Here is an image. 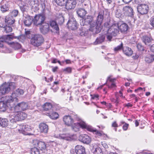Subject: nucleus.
<instances>
[{
	"instance_id": "f257e3e1",
	"label": "nucleus",
	"mask_w": 154,
	"mask_h": 154,
	"mask_svg": "<svg viewBox=\"0 0 154 154\" xmlns=\"http://www.w3.org/2000/svg\"><path fill=\"white\" fill-rule=\"evenodd\" d=\"M5 101H0V111L5 112L8 108H12L15 105V103L18 102V99L12 97L6 96Z\"/></svg>"
},
{
	"instance_id": "f03ea898",
	"label": "nucleus",
	"mask_w": 154,
	"mask_h": 154,
	"mask_svg": "<svg viewBox=\"0 0 154 154\" xmlns=\"http://www.w3.org/2000/svg\"><path fill=\"white\" fill-rule=\"evenodd\" d=\"M110 22H106L104 24V26L106 27L109 28L108 30L106 35L107 39L109 41H111L113 36H116L119 32V27L117 23H114L110 26L109 23Z\"/></svg>"
},
{
	"instance_id": "7ed1b4c3",
	"label": "nucleus",
	"mask_w": 154,
	"mask_h": 154,
	"mask_svg": "<svg viewBox=\"0 0 154 154\" xmlns=\"http://www.w3.org/2000/svg\"><path fill=\"white\" fill-rule=\"evenodd\" d=\"M80 23L81 26L89 25V30L92 32L94 34H96L95 28V24L94 21L93 17L92 16L88 15L85 17V18H83L80 20Z\"/></svg>"
},
{
	"instance_id": "20e7f679",
	"label": "nucleus",
	"mask_w": 154,
	"mask_h": 154,
	"mask_svg": "<svg viewBox=\"0 0 154 154\" xmlns=\"http://www.w3.org/2000/svg\"><path fill=\"white\" fill-rule=\"evenodd\" d=\"M74 118L78 122L77 123H74L72 125V130L75 132L79 131L80 128L83 129H86L88 130L89 126L85 122L83 121L77 115H75Z\"/></svg>"
},
{
	"instance_id": "39448f33",
	"label": "nucleus",
	"mask_w": 154,
	"mask_h": 154,
	"mask_svg": "<svg viewBox=\"0 0 154 154\" xmlns=\"http://www.w3.org/2000/svg\"><path fill=\"white\" fill-rule=\"evenodd\" d=\"M104 11L103 10H100L98 12L96 22H95L96 34L100 32L102 29L101 25L104 19Z\"/></svg>"
},
{
	"instance_id": "423d86ee",
	"label": "nucleus",
	"mask_w": 154,
	"mask_h": 154,
	"mask_svg": "<svg viewBox=\"0 0 154 154\" xmlns=\"http://www.w3.org/2000/svg\"><path fill=\"white\" fill-rule=\"evenodd\" d=\"M9 116L11 121L15 122L24 120L26 117L27 115L24 112L17 111L16 113L10 114Z\"/></svg>"
},
{
	"instance_id": "0eeeda50",
	"label": "nucleus",
	"mask_w": 154,
	"mask_h": 154,
	"mask_svg": "<svg viewBox=\"0 0 154 154\" xmlns=\"http://www.w3.org/2000/svg\"><path fill=\"white\" fill-rule=\"evenodd\" d=\"M44 39L42 35L36 34L33 35L31 39V43L34 46L38 47L43 43Z\"/></svg>"
},
{
	"instance_id": "6e6552de",
	"label": "nucleus",
	"mask_w": 154,
	"mask_h": 154,
	"mask_svg": "<svg viewBox=\"0 0 154 154\" xmlns=\"http://www.w3.org/2000/svg\"><path fill=\"white\" fill-rule=\"evenodd\" d=\"M14 84L13 82L5 83L0 87V95L8 92L11 89L13 88V85Z\"/></svg>"
},
{
	"instance_id": "1a4fd4ad",
	"label": "nucleus",
	"mask_w": 154,
	"mask_h": 154,
	"mask_svg": "<svg viewBox=\"0 0 154 154\" xmlns=\"http://www.w3.org/2000/svg\"><path fill=\"white\" fill-rule=\"evenodd\" d=\"M45 17L43 15H36L33 19V24L36 26H40L45 22Z\"/></svg>"
},
{
	"instance_id": "9d476101",
	"label": "nucleus",
	"mask_w": 154,
	"mask_h": 154,
	"mask_svg": "<svg viewBox=\"0 0 154 154\" xmlns=\"http://www.w3.org/2000/svg\"><path fill=\"white\" fill-rule=\"evenodd\" d=\"M68 28L72 30H74L77 28V24L75 19L72 17H69L67 23Z\"/></svg>"
},
{
	"instance_id": "9b49d317",
	"label": "nucleus",
	"mask_w": 154,
	"mask_h": 154,
	"mask_svg": "<svg viewBox=\"0 0 154 154\" xmlns=\"http://www.w3.org/2000/svg\"><path fill=\"white\" fill-rule=\"evenodd\" d=\"M14 107L16 111H24L28 108V104L27 103L22 102L19 103Z\"/></svg>"
},
{
	"instance_id": "f8f14e48",
	"label": "nucleus",
	"mask_w": 154,
	"mask_h": 154,
	"mask_svg": "<svg viewBox=\"0 0 154 154\" xmlns=\"http://www.w3.org/2000/svg\"><path fill=\"white\" fill-rule=\"evenodd\" d=\"M149 9L148 5L146 4H141L138 6L137 7L138 12L141 14H147Z\"/></svg>"
},
{
	"instance_id": "ddd939ff",
	"label": "nucleus",
	"mask_w": 154,
	"mask_h": 154,
	"mask_svg": "<svg viewBox=\"0 0 154 154\" xmlns=\"http://www.w3.org/2000/svg\"><path fill=\"white\" fill-rule=\"evenodd\" d=\"M33 144L37 147L41 151H43L46 148V145L44 142L35 140H33Z\"/></svg>"
},
{
	"instance_id": "4468645a",
	"label": "nucleus",
	"mask_w": 154,
	"mask_h": 154,
	"mask_svg": "<svg viewBox=\"0 0 154 154\" xmlns=\"http://www.w3.org/2000/svg\"><path fill=\"white\" fill-rule=\"evenodd\" d=\"M123 12L126 16L132 17L134 15V11L132 8L130 6H125L123 7Z\"/></svg>"
},
{
	"instance_id": "2eb2a0df",
	"label": "nucleus",
	"mask_w": 154,
	"mask_h": 154,
	"mask_svg": "<svg viewBox=\"0 0 154 154\" xmlns=\"http://www.w3.org/2000/svg\"><path fill=\"white\" fill-rule=\"evenodd\" d=\"M23 23L25 26H29L33 22V19L32 17L29 15H26V14H23Z\"/></svg>"
},
{
	"instance_id": "dca6fc26",
	"label": "nucleus",
	"mask_w": 154,
	"mask_h": 154,
	"mask_svg": "<svg viewBox=\"0 0 154 154\" xmlns=\"http://www.w3.org/2000/svg\"><path fill=\"white\" fill-rule=\"evenodd\" d=\"M88 131L93 132L94 134L99 136H102L104 138L107 137V135L104 134L102 131H99L90 126H89Z\"/></svg>"
},
{
	"instance_id": "f3484780",
	"label": "nucleus",
	"mask_w": 154,
	"mask_h": 154,
	"mask_svg": "<svg viewBox=\"0 0 154 154\" xmlns=\"http://www.w3.org/2000/svg\"><path fill=\"white\" fill-rule=\"evenodd\" d=\"M79 140L84 143L88 144L91 141V138L85 134L81 135L79 137Z\"/></svg>"
},
{
	"instance_id": "a211bd4d",
	"label": "nucleus",
	"mask_w": 154,
	"mask_h": 154,
	"mask_svg": "<svg viewBox=\"0 0 154 154\" xmlns=\"http://www.w3.org/2000/svg\"><path fill=\"white\" fill-rule=\"evenodd\" d=\"M76 4L75 0H67L66 5V8L68 10L73 9Z\"/></svg>"
},
{
	"instance_id": "6ab92c4d",
	"label": "nucleus",
	"mask_w": 154,
	"mask_h": 154,
	"mask_svg": "<svg viewBox=\"0 0 154 154\" xmlns=\"http://www.w3.org/2000/svg\"><path fill=\"white\" fill-rule=\"evenodd\" d=\"M63 120L65 124L68 126L72 125L73 122V119L70 116H64Z\"/></svg>"
},
{
	"instance_id": "aec40b11",
	"label": "nucleus",
	"mask_w": 154,
	"mask_h": 154,
	"mask_svg": "<svg viewBox=\"0 0 154 154\" xmlns=\"http://www.w3.org/2000/svg\"><path fill=\"white\" fill-rule=\"evenodd\" d=\"M75 152L76 154H86L85 148L80 145H77L75 146Z\"/></svg>"
},
{
	"instance_id": "412c9836",
	"label": "nucleus",
	"mask_w": 154,
	"mask_h": 154,
	"mask_svg": "<svg viewBox=\"0 0 154 154\" xmlns=\"http://www.w3.org/2000/svg\"><path fill=\"white\" fill-rule=\"evenodd\" d=\"M39 130L41 133H47L48 130V125L45 123H41L39 125Z\"/></svg>"
},
{
	"instance_id": "4be33fe9",
	"label": "nucleus",
	"mask_w": 154,
	"mask_h": 154,
	"mask_svg": "<svg viewBox=\"0 0 154 154\" xmlns=\"http://www.w3.org/2000/svg\"><path fill=\"white\" fill-rule=\"evenodd\" d=\"M0 27L3 28L4 32L6 33H9L12 31L11 26L5 24L4 23H0Z\"/></svg>"
},
{
	"instance_id": "5701e85b",
	"label": "nucleus",
	"mask_w": 154,
	"mask_h": 154,
	"mask_svg": "<svg viewBox=\"0 0 154 154\" xmlns=\"http://www.w3.org/2000/svg\"><path fill=\"white\" fill-rule=\"evenodd\" d=\"M142 42L147 46H149L152 43L153 40L146 35H144L142 38Z\"/></svg>"
},
{
	"instance_id": "b1692460",
	"label": "nucleus",
	"mask_w": 154,
	"mask_h": 154,
	"mask_svg": "<svg viewBox=\"0 0 154 154\" xmlns=\"http://www.w3.org/2000/svg\"><path fill=\"white\" fill-rule=\"evenodd\" d=\"M74 135L69 134H63L60 135V138L66 140L71 141L73 139Z\"/></svg>"
},
{
	"instance_id": "393cba45",
	"label": "nucleus",
	"mask_w": 154,
	"mask_h": 154,
	"mask_svg": "<svg viewBox=\"0 0 154 154\" xmlns=\"http://www.w3.org/2000/svg\"><path fill=\"white\" fill-rule=\"evenodd\" d=\"M42 25V26L40 28V30L41 32L43 34L47 33L49 30V24L45 23Z\"/></svg>"
},
{
	"instance_id": "a878e982",
	"label": "nucleus",
	"mask_w": 154,
	"mask_h": 154,
	"mask_svg": "<svg viewBox=\"0 0 154 154\" xmlns=\"http://www.w3.org/2000/svg\"><path fill=\"white\" fill-rule=\"evenodd\" d=\"M19 6L20 8L23 13V14H26L24 13L27 12L29 9L28 4L25 3L24 2H21V3L20 4Z\"/></svg>"
},
{
	"instance_id": "bb28decb",
	"label": "nucleus",
	"mask_w": 154,
	"mask_h": 154,
	"mask_svg": "<svg viewBox=\"0 0 154 154\" xmlns=\"http://www.w3.org/2000/svg\"><path fill=\"white\" fill-rule=\"evenodd\" d=\"M105 35L100 34V35L97 37L95 41L94 42V44L96 45L103 42L105 40Z\"/></svg>"
},
{
	"instance_id": "cd10ccee",
	"label": "nucleus",
	"mask_w": 154,
	"mask_h": 154,
	"mask_svg": "<svg viewBox=\"0 0 154 154\" xmlns=\"http://www.w3.org/2000/svg\"><path fill=\"white\" fill-rule=\"evenodd\" d=\"M76 12L78 16L81 18H83L85 15L87 14V12L86 10L82 8H79L76 11Z\"/></svg>"
},
{
	"instance_id": "c85d7f7f",
	"label": "nucleus",
	"mask_w": 154,
	"mask_h": 154,
	"mask_svg": "<svg viewBox=\"0 0 154 154\" xmlns=\"http://www.w3.org/2000/svg\"><path fill=\"white\" fill-rule=\"evenodd\" d=\"M122 50L124 53L127 56H131L132 54V51L131 49L128 47H125L123 48Z\"/></svg>"
},
{
	"instance_id": "c756f323",
	"label": "nucleus",
	"mask_w": 154,
	"mask_h": 154,
	"mask_svg": "<svg viewBox=\"0 0 154 154\" xmlns=\"http://www.w3.org/2000/svg\"><path fill=\"white\" fill-rule=\"evenodd\" d=\"M15 22V20L13 18L6 17L5 19L4 24L8 25L11 26Z\"/></svg>"
},
{
	"instance_id": "7c9ffc66",
	"label": "nucleus",
	"mask_w": 154,
	"mask_h": 154,
	"mask_svg": "<svg viewBox=\"0 0 154 154\" xmlns=\"http://www.w3.org/2000/svg\"><path fill=\"white\" fill-rule=\"evenodd\" d=\"M24 91L23 90L20 89H18L16 90V91H14L12 93V96H9V97H14L13 98V99H14V98H17L16 97H17L19 95H22Z\"/></svg>"
},
{
	"instance_id": "2f4dec72",
	"label": "nucleus",
	"mask_w": 154,
	"mask_h": 154,
	"mask_svg": "<svg viewBox=\"0 0 154 154\" xmlns=\"http://www.w3.org/2000/svg\"><path fill=\"white\" fill-rule=\"evenodd\" d=\"M20 128L19 130V131L24 134H26V132L29 131V130L28 125H21Z\"/></svg>"
},
{
	"instance_id": "473e14b6",
	"label": "nucleus",
	"mask_w": 154,
	"mask_h": 154,
	"mask_svg": "<svg viewBox=\"0 0 154 154\" xmlns=\"http://www.w3.org/2000/svg\"><path fill=\"white\" fill-rule=\"evenodd\" d=\"M9 2H6L4 4L2 5L1 7V11L3 12L7 11L9 9Z\"/></svg>"
},
{
	"instance_id": "72a5a7b5",
	"label": "nucleus",
	"mask_w": 154,
	"mask_h": 154,
	"mask_svg": "<svg viewBox=\"0 0 154 154\" xmlns=\"http://www.w3.org/2000/svg\"><path fill=\"white\" fill-rule=\"evenodd\" d=\"M52 105L49 103H45L43 106V110L45 111H49L50 112L52 110Z\"/></svg>"
},
{
	"instance_id": "f704fd0d",
	"label": "nucleus",
	"mask_w": 154,
	"mask_h": 154,
	"mask_svg": "<svg viewBox=\"0 0 154 154\" xmlns=\"http://www.w3.org/2000/svg\"><path fill=\"white\" fill-rule=\"evenodd\" d=\"M10 46L15 50H18L21 47V45L19 43L16 42H12L11 43H10Z\"/></svg>"
},
{
	"instance_id": "c9c22d12",
	"label": "nucleus",
	"mask_w": 154,
	"mask_h": 154,
	"mask_svg": "<svg viewBox=\"0 0 154 154\" xmlns=\"http://www.w3.org/2000/svg\"><path fill=\"white\" fill-rule=\"evenodd\" d=\"M56 21L60 25H62L64 21V19L62 15L59 14L57 16Z\"/></svg>"
},
{
	"instance_id": "e433bc0d",
	"label": "nucleus",
	"mask_w": 154,
	"mask_h": 154,
	"mask_svg": "<svg viewBox=\"0 0 154 154\" xmlns=\"http://www.w3.org/2000/svg\"><path fill=\"white\" fill-rule=\"evenodd\" d=\"M128 28V25L125 23L121 24L119 27V29L122 32H127Z\"/></svg>"
},
{
	"instance_id": "4c0bfd02",
	"label": "nucleus",
	"mask_w": 154,
	"mask_h": 154,
	"mask_svg": "<svg viewBox=\"0 0 154 154\" xmlns=\"http://www.w3.org/2000/svg\"><path fill=\"white\" fill-rule=\"evenodd\" d=\"M49 117L53 119H56L58 117V114L55 112H52V110L48 113Z\"/></svg>"
},
{
	"instance_id": "58836bf2",
	"label": "nucleus",
	"mask_w": 154,
	"mask_h": 154,
	"mask_svg": "<svg viewBox=\"0 0 154 154\" xmlns=\"http://www.w3.org/2000/svg\"><path fill=\"white\" fill-rule=\"evenodd\" d=\"M8 122L6 119H0V125L2 127H5L8 126Z\"/></svg>"
},
{
	"instance_id": "ea45409f",
	"label": "nucleus",
	"mask_w": 154,
	"mask_h": 154,
	"mask_svg": "<svg viewBox=\"0 0 154 154\" xmlns=\"http://www.w3.org/2000/svg\"><path fill=\"white\" fill-rule=\"evenodd\" d=\"M38 4V0H28V4L32 7L36 6Z\"/></svg>"
},
{
	"instance_id": "a19ab883",
	"label": "nucleus",
	"mask_w": 154,
	"mask_h": 154,
	"mask_svg": "<svg viewBox=\"0 0 154 154\" xmlns=\"http://www.w3.org/2000/svg\"><path fill=\"white\" fill-rule=\"evenodd\" d=\"M50 25L51 27L57 31H58L59 30V28L58 26L55 21L54 20L51 21L50 22Z\"/></svg>"
},
{
	"instance_id": "79ce46f5",
	"label": "nucleus",
	"mask_w": 154,
	"mask_h": 154,
	"mask_svg": "<svg viewBox=\"0 0 154 154\" xmlns=\"http://www.w3.org/2000/svg\"><path fill=\"white\" fill-rule=\"evenodd\" d=\"M67 1V0H56V2L58 5L60 6H66Z\"/></svg>"
},
{
	"instance_id": "37998d69",
	"label": "nucleus",
	"mask_w": 154,
	"mask_h": 154,
	"mask_svg": "<svg viewBox=\"0 0 154 154\" xmlns=\"http://www.w3.org/2000/svg\"><path fill=\"white\" fill-rule=\"evenodd\" d=\"M154 60V55H149L148 57H146L145 58V61L148 63H150Z\"/></svg>"
},
{
	"instance_id": "c03bdc74",
	"label": "nucleus",
	"mask_w": 154,
	"mask_h": 154,
	"mask_svg": "<svg viewBox=\"0 0 154 154\" xmlns=\"http://www.w3.org/2000/svg\"><path fill=\"white\" fill-rule=\"evenodd\" d=\"M30 154H40L39 150L38 148L34 147L31 149Z\"/></svg>"
},
{
	"instance_id": "a18cd8bd",
	"label": "nucleus",
	"mask_w": 154,
	"mask_h": 154,
	"mask_svg": "<svg viewBox=\"0 0 154 154\" xmlns=\"http://www.w3.org/2000/svg\"><path fill=\"white\" fill-rule=\"evenodd\" d=\"M94 154H103V152L101 148L99 147H97L95 149L94 151Z\"/></svg>"
},
{
	"instance_id": "49530a36",
	"label": "nucleus",
	"mask_w": 154,
	"mask_h": 154,
	"mask_svg": "<svg viewBox=\"0 0 154 154\" xmlns=\"http://www.w3.org/2000/svg\"><path fill=\"white\" fill-rule=\"evenodd\" d=\"M19 12L17 10H14L10 13L11 17H16L18 14Z\"/></svg>"
},
{
	"instance_id": "de8ad7c7",
	"label": "nucleus",
	"mask_w": 154,
	"mask_h": 154,
	"mask_svg": "<svg viewBox=\"0 0 154 154\" xmlns=\"http://www.w3.org/2000/svg\"><path fill=\"white\" fill-rule=\"evenodd\" d=\"M123 48V44L122 42H121L119 45L115 48L114 51H118L122 49Z\"/></svg>"
},
{
	"instance_id": "09e8293b",
	"label": "nucleus",
	"mask_w": 154,
	"mask_h": 154,
	"mask_svg": "<svg viewBox=\"0 0 154 154\" xmlns=\"http://www.w3.org/2000/svg\"><path fill=\"white\" fill-rule=\"evenodd\" d=\"M88 30H84L83 29L82 30H80L79 33H80V35L82 36H85L88 33Z\"/></svg>"
},
{
	"instance_id": "8fccbe9b",
	"label": "nucleus",
	"mask_w": 154,
	"mask_h": 154,
	"mask_svg": "<svg viewBox=\"0 0 154 154\" xmlns=\"http://www.w3.org/2000/svg\"><path fill=\"white\" fill-rule=\"evenodd\" d=\"M90 7V6L89 4L88 5L85 3H84L83 5V8H82V9H84L85 10H86V12H87L88 11H89Z\"/></svg>"
},
{
	"instance_id": "3c124183",
	"label": "nucleus",
	"mask_w": 154,
	"mask_h": 154,
	"mask_svg": "<svg viewBox=\"0 0 154 154\" xmlns=\"http://www.w3.org/2000/svg\"><path fill=\"white\" fill-rule=\"evenodd\" d=\"M137 48L140 51H142L144 50V47L140 43H138L137 44Z\"/></svg>"
},
{
	"instance_id": "603ef678",
	"label": "nucleus",
	"mask_w": 154,
	"mask_h": 154,
	"mask_svg": "<svg viewBox=\"0 0 154 154\" xmlns=\"http://www.w3.org/2000/svg\"><path fill=\"white\" fill-rule=\"evenodd\" d=\"M72 68L70 67H67L63 69V71L67 72V73H70L72 72Z\"/></svg>"
},
{
	"instance_id": "864d4df0",
	"label": "nucleus",
	"mask_w": 154,
	"mask_h": 154,
	"mask_svg": "<svg viewBox=\"0 0 154 154\" xmlns=\"http://www.w3.org/2000/svg\"><path fill=\"white\" fill-rule=\"evenodd\" d=\"M116 16L117 18H119L121 17V13H120V11L119 10H117L115 13Z\"/></svg>"
},
{
	"instance_id": "5fc2aeb1",
	"label": "nucleus",
	"mask_w": 154,
	"mask_h": 154,
	"mask_svg": "<svg viewBox=\"0 0 154 154\" xmlns=\"http://www.w3.org/2000/svg\"><path fill=\"white\" fill-rule=\"evenodd\" d=\"M150 24L153 27H154V17H153L151 18Z\"/></svg>"
},
{
	"instance_id": "6e6d98bb",
	"label": "nucleus",
	"mask_w": 154,
	"mask_h": 154,
	"mask_svg": "<svg viewBox=\"0 0 154 154\" xmlns=\"http://www.w3.org/2000/svg\"><path fill=\"white\" fill-rule=\"evenodd\" d=\"M128 124L125 123V124L123 126V129L125 131L126 130L128 127Z\"/></svg>"
},
{
	"instance_id": "4d7b16f0",
	"label": "nucleus",
	"mask_w": 154,
	"mask_h": 154,
	"mask_svg": "<svg viewBox=\"0 0 154 154\" xmlns=\"http://www.w3.org/2000/svg\"><path fill=\"white\" fill-rule=\"evenodd\" d=\"M112 126L113 127L117 128L118 127V126L116 123V122L114 121L112 123Z\"/></svg>"
},
{
	"instance_id": "13d9d810",
	"label": "nucleus",
	"mask_w": 154,
	"mask_h": 154,
	"mask_svg": "<svg viewBox=\"0 0 154 154\" xmlns=\"http://www.w3.org/2000/svg\"><path fill=\"white\" fill-rule=\"evenodd\" d=\"M108 87L109 88H113L116 87V84L114 83H112L110 85H108Z\"/></svg>"
},
{
	"instance_id": "bf43d9fd",
	"label": "nucleus",
	"mask_w": 154,
	"mask_h": 154,
	"mask_svg": "<svg viewBox=\"0 0 154 154\" xmlns=\"http://www.w3.org/2000/svg\"><path fill=\"white\" fill-rule=\"evenodd\" d=\"M98 95H95L92 97V99H95L96 100L98 99Z\"/></svg>"
},
{
	"instance_id": "052dcab7",
	"label": "nucleus",
	"mask_w": 154,
	"mask_h": 154,
	"mask_svg": "<svg viewBox=\"0 0 154 154\" xmlns=\"http://www.w3.org/2000/svg\"><path fill=\"white\" fill-rule=\"evenodd\" d=\"M58 69V67L57 66L53 67V69H52V71L54 72L57 71V69Z\"/></svg>"
},
{
	"instance_id": "680f3d73",
	"label": "nucleus",
	"mask_w": 154,
	"mask_h": 154,
	"mask_svg": "<svg viewBox=\"0 0 154 154\" xmlns=\"http://www.w3.org/2000/svg\"><path fill=\"white\" fill-rule=\"evenodd\" d=\"M150 49L152 51L154 52V44L151 46Z\"/></svg>"
},
{
	"instance_id": "e2e57ef3",
	"label": "nucleus",
	"mask_w": 154,
	"mask_h": 154,
	"mask_svg": "<svg viewBox=\"0 0 154 154\" xmlns=\"http://www.w3.org/2000/svg\"><path fill=\"white\" fill-rule=\"evenodd\" d=\"M102 145H103V146L105 148H106L108 147V146L107 145L104 143H103L102 142Z\"/></svg>"
},
{
	"instance_id": "0e129e2a",
	"label": "nucleus",
	"mask_w": 154,
	"mask_h": 154,
	"mask_svg": "<svg viewBox=\"0 0 154 154\" xmlns=\"http://www.w3.org/2000/svg\"><path fill=\"white\" fill-rule=\"evenodd\" d=\"M125 106H126L127 107H132V105L130 103H128L127 104H125Z\"/></svg>"
},
{
	"instance_id": "69168bd1",
	"label": "nucleus",
	"mask_w": 154,
	"mask_h": 154,
	"mask_svg": "<svg viewBox=\"0 0 154 154\" xmlns=\"http://www.w3.org/2000/svg\"><path fill=\"white\" fill-rule=\"evenodd\" d=\"M125 3H128L131 2L132 0H122Z\"/></svg>"
},
{
	"instance_id": "338daca9",
	"label": "nucleus",
	"mask_w": 154,
	"mask_h": 154,
	"mask_svg": "<svg viewBox=\"0 0 154 154\" xmlns=\"http://www.w3.org/2000/svg\"><path fill=\"white\" fill-rule=\"evenodd\" d=\"M108 4H111L112 2V0H106Z\"/></svg>"
},
{
	"instance_id": "774afa93",
	"label": "nucleus",
	"mask_w": 154,
	"mask_h": 154,
	"mask_svg": "<svg viewBox=\"0 0 154 154\" xmlns=\"http://www.w3.org/2000/svg\"><path fill=\"white\" fill-rule=\"evenodd\" d=\"M57 61V59H53V61H52V63H56Z\"/></svg>"
}]
</instances>
